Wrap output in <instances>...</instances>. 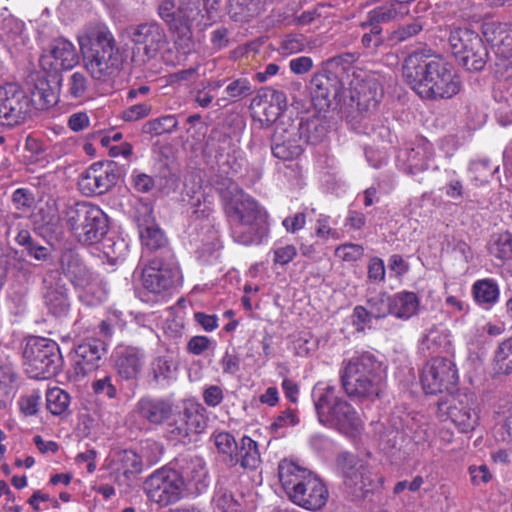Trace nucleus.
Masks as SVG:
<instances>
[{"label":"nucleus","mask_w":512,"mask_h":512,"mask_svg":"<svg viewBox=\"0 0 512 512\" xmlns=\"http://www.w3.org/2000/svg\"><path fill=\"white\" fill-rule=\"evenodd\" d=\"M402 72L407 84L423 99H450L461 90L453 65L441 56L413 52L406 57Z\"/></svg>","instance_id":"nucleus-1"},{"label":"nucleus","mask_w":512,"mask_h":512,"mask_svg":"<svg viewBox=\"0 0 512 512\" xmlns=\"http://www.w3.org/2000/svg\"><path fill=\"white\" fill-rule=\"evenodd\" d=\"M219 188L224 213L231 223V235L242 245L260 244L268 235L267 212L237 184L228 180Z\"/></svg>","instance_id":"nucleus-2"},{"label":"nucleus","mask_w":512,"mask_h":512,"mask_svg":"<svg viewBox=\"0 0 512 512\" xmlns=\"http://www.w3.org/2000/svg\"><path fill=\"white\" fill-rule=\"evenodd\" d=\"M78 42L89 75L97 82L112 83L123 68L124 56L111 30L101 23L90 25Z\"/></svg>","instance_id":"nucleus-3"},{"label":"nucleus","mask_w":512,"mask_h":512,"mask_svg":"<svg viewBox=\"0 0 512 512\" xmlns=\"http://www.w3.org/2000/svg\"><path fill=\"white\" fill-rule=\"evenodd\" d=\"M341 387L352 400H374L384 386L382 364L370 352L343 361L339 372Z\"/></svg>","instance_id":"nucleus-4"},{"label":"nucleus","mask_w":512,"mask_h":512,"mask_svg":"<svg viewBox=\"0 0 512 512\" xmlns=\"http://www.w3.org/2000/svg\"><path fill=\"white\" fill-rule=\"evenodd\" d=\"M314 406L321 424L337 429L345 435L358 432L362 426L355 408L336 394V388L328 385L313 391Z\"/></svg>","instance_id":"nucleus-5"},{"label":"nucleus","mask_w":512,"mask_h":512,"mask_svg":"<svg viewBox=\"0 0 512 512\" xmlns=\"http://www.w3.org/2000/svg\"><path fill=\"white\" fill-rule=\"evenodd\" d=\"M62 219L77 240L85 245L99 242L109 229L107 215L89 202H76L66 206Z\"/></svg>","instance_id":"nucleus-6"},{"label":"nucleus","mask_w":512,"mask_h":512,"mask_svg":"<svg viewBox=\"0 0 512 512\" xmlns=\"http://www.w3.org/2000/svg\"><path fill=\"white\" fill-rule=\"evenodd\" d=\"M382 97V85L373 76L357 79L352 83L346 117L354 130L369 133L366 123L363 130L361 124L376 112Z\"/></svg>","instance_id":"nucleus-7"},{"label":"nucleus","mask_w":512,"mask_h":512,"mask_svg":"<svg viewBox=\"0 0 512 512\" xmlns=\"http://www.w3.org/2000/svg\"><path fill=\"white\" fill-rule=\"evenodd\" d=\"M23 358L25 372L33 379H49L55 376L63 362L58 344L38 336L28 338Z\"/></svg>","instance_id":"nucleus-8"},{"label":"nucleus","mask_w":512,"mask_h":512,"mask_svg":"<svg viewBox=\"0 0 512 512\" xmlns=\"http://www.w3.org/2000/svg\"><path fill=\"white\" fill-rule=\"evenodd\" d=\"M448 43L455 60L466 70L479 72L486 66L487 48L480 36L472 30L462 27L451 28Z\"/></svg>","instance_id":"nucleus-9"},{"label":"nucleus","mask_w":512,"mask_h":512,"mask_svg":"<svg viewBox=\"0 0 512 512\" xmlns=\"http://www.w3.org/2000/svg\"><path fill=\"white\" fill-rule=\"evenodd\" d=\"M143 491L150 502L163 508L180 501L186 490L176 469L162 467L146 477Z\"/></svg>","instance_id":"nucleus-10"},{"label":"nucleus","mask_w":512,"mask_h":512,"mask_svg":"<svg viewBox=\"0 0 512 512\" xmlns=\"http://www.w3.org/2000/svg\"><path fill=\"white\" fill-rule=\"evenodd\" d=\"M126 34L132 43L133 58L139 57L143 63L155 59L169 43L165 29L157 21L132 24Z\"/></svg>","instance_id":"nucleus-11"},{"label":"nucleus","mask_w":512,"mask_h":512,"mask_svg":"<svg viewBox=\"0 0 512 512\" xmlns=\"http://www.w3.org/2000/svg\"><path fill=\"white\" fill-rule=\"evenodd\" d=\"M345 491L353 499H363L375 486V479L370 467L359 457L348 453H340L336 460Z\"/></svg>","instance_id":"nucleus-12"},{"label":"nucleus","mask_w":512,"mask_h":512,"mask_svg":"<svg viewBox=\"0 0 512 512\" xmlns=\"http://www.w3.org/2000/svg\"><path fill=\"white\" fill-rule=\"evenodd\" d=\"M31 119V101L16 83L0 84V125L14 128Z\"/></svg>","instance_id":"nucleus-13"},{"label":"nucleus","mask_w":512,"mask_h":512,"mask_svg":"<svg viewBox=\"0 0 512 512\" xmlns=\"http://www.w3.org/2000/svg\"><path fill=\"white\" fill-rule=\"evenodd\" d=\"M120 176L121 169L116 162H96L80 175L78 186L86 196L102 195L117 184Z\"/></svg>","instance_id":"nucleus-14"},{"label":"nucleus","mask_w":512,"mask_h":512,"mask_svg":"<svg viewBox=\"0 0 512 512\" xmlns=\"http://www.w3.org/2000/svg\"><path fill=\"white\" fill-rule=\"evenodd\" d=\"M458 381L455 364L447 358L435 357L423 369L421 383L427 394H438L453 389Z\"/></svg>","instance_id":"nucleus-15"},{"label":"nucleus","mask_w":512,"mask_h":512,"mask_svg":"<svg viewBox=\"0 0 512 512\" xmlns=\"http://www.w3.org/2000/svg\"><path fill=\"white\" fill-rule=\"evenodd\" d=\"M61 84V75L31 72L27 77V86L31 94V97L28 98L31 104L34 102L41 110L55 106L59 101ZM27 96L29 95L27 94ZM32 111L33 107L31 106Z\"/></svg>","instance_id":"nucleus-16"},{"label":"nucleus","mask_w":512,"mask_h":512,"mask_svg":"<svg viewBox=\"0 0 512 512\" xmlns=\"http://www.w3.org/2000/svg\"><path fill=\"white\" fill-rule=\"evenodd\" d=\"M168 420L167 433L171 439L178 440L203 432L207 424L204 408L193 403L185 405L177 412L172 411Z\"/></svg>","instance_id":"nucleus-17"},{"label":"nucleus","mask_w":512,"mask_h":512,"mask_svg":"<svg viewBox=\"0 0 512 512\" xmlns=\"http://www.w3.org/2000/svg\"><path fill=\"white\" fill-rule=\"evenodd\" d=\"M181 273L175 263L153 259L142 270V286L150 293L161 294L180 283Z\"/></svg>","instance_id":"nucleus-18"},{"label":"nucleus","mask_w":512,"mask_h":512,"mask_svg":"<svg viewBox=\"0 0 512 512\" xmlns=\"http://www.w3.org/2000/svg\"><path fill=\"white\" fill-rule=\"evenodd\" d=\"M59 265L60 275L63 274L75 289L89 293L99 282L98 276L87 267L80 255L74 250H64L60 256Z\"/></svg>","instance_id":"nucleus-19"},{"label":"nucleus","mask_w":512,"mask_h":512,"mask_svg":"<svg viewBox=\"0 0 512 512\" xmlns=\"http://www.w3.org/2000/svg\"><path fill=\"white\" fill-rule=\"evenodd\" d=\"M271 151L274 157L283 161L296 159L303 153V141L294 121L276 124L271 138Z\"/></svg>","instance_id":"nucleus-20"},{"label":"nucleus","mask_w":512,"mask_h":512,"mask_svg":"<svg viewBox=\"0 0 512 512\" xmlns=\"http://www.w3.org/2000/svg\"><path fill=\"white\" fill-rule=\"evenodd\" d=\"M42 296L48 311L55 317H64L70 310L68 288L58 269H49L42 280Z\"/></svg>","instance_id":"nucleus-21"},{"label":"nucleus","mask_w":512,"mask_h":512,"mask_svg":"<svg viewBox=\"0 0 512 512\" xmlns=\"http://www.w3.org/2000/svg\"><path fill=\"white\" fill-rule=\"evenodd\" d=\"M79 62L75 46L63 38L55 39L49 49L40 58V66L46 74L60 75L63 70H70Z\"/></svg>","instance_id":"nucleus-22"},{"label":"nucleus","mask_w":512,"mask_h":512,"mask_svg":"<svg viewBox=\"0 0 512 512\" xmlns=\"http://www.w3.org/2000/svg\"><path fill=\"white\" fill-rule=\"evenodd\" d=\"M116 375L126 382H137L146 360L145 352L137 346H119L112 354Z\"/></svg>","instance_id":"nucleus-23"},{"label":"nucleus","mask_w":512,"mask_h":512,"mask_svg":"<svg viewBox=\"0 0 512 512\" xmlns=\"http://www.w3.org/2000/svg\"><path fill=\"white\" fill-rule=\"evenodd\" d=\"M176 473L180 475L185 485V490H192L193 493L200 494L208 486V472L202 457L195 454H182L175 459Z\"/></svg>","instance_id":"nucleus-24"},{"label":"nucleus","mask_w":512,"mask_h":512,"mask_svg":"<svg viewBox=\"0 0 512 512\" xmlns=\"http://www.w3.org/2000/svg\"><path fill=\"white\" fill-rule=\"evenodd\" d=\"M474 406L473 395L466 393L453 395L447 402V415L462 433L473 431L478 424Z\"/></svg>","instance_id":"nucleus-25"},{"label":"nucleus","mask_w":512,"mask_h":512,"mask_svg":"<svg viewBox=\"0 0 512 512\" xmlns=\"http://www.w3.org/2000/svg\"><path fill=\"white\" fill-rule=\"evenodd\" d=\"M342 90V83L338 76L331 71H322L315 74L310 80V93L312 102L319 110L329 108L332 101H336Z\"/></svg>","instance_id":"nucleus-26"},{"label":"nucleus","mask_w":512,"mask_h":512,"mask_svg":"<svg viewBox=\"0 0 512 512\" xmlns=\"http://www.w3.org/2000/svg\"><path fill=\"white\" fill-rule=\"evenodd\" d=\"M106 346L99 339H89L77 346L73 358V370L77 377H84L100 367Z\"/></svg>","instance_id":"nucleus-27"},{"label":"nucleus","mask_w":512,"mask_h":512,"mask_svg":"<svg viewBox=\"0 0 512 512\" xmlns=\"http://www.w3.org/2000/svg\"><path fill=\"white\" fill-rule=\"evenodd\" d=\"M329 492L324 483L312 474L304 484L300 486L290 500L307 510L317 511L325 506Z\"/></svg>","instance_id":"nucleus-28"},{"label":"nucleus","mask_w":512,"mask_h":512,"mask_svg":"<svg viewBox=\"0 0 512 512\" xmlns=\"http://www.w3.org/2000/svg\"><path fill=\"white\" fill-rule=\"evenodd\" d=\"M158 15L169 30L176 34V43L183 48H189L192 43V32L185 24L183 13H180V4L176 8L173 0H163L158 6Z\"/></svg>","instance_id":"nucleus-29"},{"label":"nucleus","mask_w":512,"mask_h":512,"mask_svg":"<svg viewBox=\"0 0 512 512\" xmlns=\"http://www.w3.org/2000/svg\"><path fill=\"white\" fill-rule=\"evenodd\" d=\"M312 474L292 460L283 459L278 464L279 481L289 499Z\"/></svg>","instance_id":"nucleus-30"},{"label":"nucleus","mask_w":512,"mask_h":512,"mask_svg":"<svg viewBox=\"0 0 512 512\" xmlns=\"http://www.w3.org/2000/svg\"><path fill=\"white\" fill-rule=\"evenodd\" d=\"M24 23L7 10L0 13V43L9 50L18 49L26 44Z\"/></svg>","instance_id":"nucleus-31"},{"label":"nucleus","mask_w":512,"mask_h":512,"mask_svg":"<svg viewBox=\"0 0 512 512\" xmlns=\"http://www.w3.org/2000/svg\"><path fill=\"white\" fill-rule=\"evenodd\" d=\"M173 405L163 398L143 397L137 403L139 416L153 425H160L172 415Z\"/></svg>","instance_id":"nucleus-32"},{"label":"nucleus","mask_w":512,"mask_h":512,"mask_svg":"<svg viewBox=\"0 0 512 512\" xmlns=\"http://www.w3.org/2000/svg\"><path fill=\"white\" fill-rule=\"evenodd\" d=\"M408 13L409 2L390 1L369 11L366 21L362 22L360 27L363 29H367L368 26L381 27V24L403 17Z\"/></svg>","instance_id":"nucleus-33"},{"label":"nucleus","mask_w":512,"mask_h":512,"mask_svg":"<svg viewBox=\"0 0 512 512\" xmlns=\"http://www.w3.org/2000/svg\"><path fill=\"white\" fill-rule=\"evenodd\" d=\"M217 4V0H181L180 13H183L182 17L188 29L192 32L193 26L199 25L205 15L211 18Z\"/></svg>","instance_id":"nucleus-34"},{"label":"nucleus","mask_w":512,"mask_h":512,"mask_svg":"<svg viewBox=\"0 0 512 512\" xmlns=\"http://www.w3.org/2000/svg\"><path fill=\"white\" fill-rule=\"evenodd\" d=\"M296 126L303 145H316L322 142L328 132L327 122L318 116L301 120Z\"/></svg>","instance_id":"nucleus-35"},{"label":"nucleus","mask_w":512,"mask_h":512,"mask_svg":"<svg viewBox=\"0 0 512 512\" xmlns=\"http://www.w3.org/2000/svg\"><path fill=\"white\" fill-rule=\"evenodd\" d=\"M260 462L261 458L257 442L248 436H243L238 452L231 455V465L240 463L244 469L254 470Z\"/></svg>","instance_id":"nucleus-36"},{"label":"nucleus","mask_w":512,"mask_h":512,"mask_svg":"<svg viewBox=\"0 0 512 512\" xmlns=\"http://www.w3.org/2000/svg\"><path fill=\"white\" fill-rule=\"evenodd\" d=\"M432 157L431 146L428 144L418 145L406 150L405 172L409 175H416L428 168V162Z\"/></svg>","instance_id":"nucleus-37"},{"label":"nucleus","mask_w":512,"mask_h":512,"mask_svg":"<svg viewBox=\"0 0 512 512\" xmlns=\"http://www.w3.org/2000/svg\"><path fill=\"white\" fill-rule=\"evenodd\" d=\"M419 298L413 292H399L391 296V314L400 319H409L416 314Z\"/></svg>","instance_id":"nucleus-38"},{"label":"nucleus","mask_w":512,"mask_h":512,"mask_svg":"<svg viewBox=\"0 0 512 512\" xmlns=\"http://www.w3.org/2000/svg\"><path fill=\"white\" fill-rule=\"evenodd\" d=\"M472 294L478 305L489 309L498 301L500 291L494 280L481 279L473 284Z\"/></svg>","instance_id":"nucleus-39"},{"label":"nucleus","mask_w":512,"mask_h":512,"mask_svg":"<svg viewBox=\"0 0 512 512\" xmlns=\"http://www.w3.org/2000/svg\"><path fill=\"white\" fill-rule=\"evenodd\" d=\"M254 88L247 78H237L231 80L225 87L224 93L227 97L217 100V105H226L227 103H235L252 95Z\"/></svg>","instance_id":"nucleus-40"},{"label":"nucleus","mask_w":512,"mask_h":512,"mask_svg":"<svg viewBox=\"0 0 512 512\" xmlns=\"http://www.w3.org/2000/svg\"><path fill=\"white\" fill-rule=\"evenodd\" d=\"M261 10V0H229L228 14L236 22H248Z\"/></svg>","instance_id":"nucleus-41"},{"label":"nucleus","mask_w":512,"mask_h":512,"mask_svg":"<svg viewBox=\"0 0 512 512\" xmlns=\"http://www.w3.org/2000/svg\"><path fill=\"white\" fill-rule=\"evenodd\" d=\"M138 228L141 242L147 249L156 251L166 245L164 233L153 221L139 223Z\"/></svg>","instance_id":"nucleus-42"},{"label":"nucleus","mask_w":512,"mask_h":512,"mask_svg":"<svg viewBox=\"0 0 512 512\" xmlns=\"http://www.w3.org/2000/svg\"><path fill=\"white\" fill-rule=\"evenodd\" d=\"M67 91L65 97L71 100H79L90 97L91 81L85 73L76 71L67 79Z\"/></svg>","instance_id":"nucleus-43"},{"label":"nucleus","mask_w":512,"mask_h":512,"mask_svg":"<svg viewBox=\"0 0 512 512\" xmlns=\"http://www.w3.org/2000/svg\"><path fill=\"white\" fill-rule=\"evenodd\" d=\"M488 251L500 260L512 259V233L504 231L491 235L488 243Z\"/></svg>","instance_id":"nucleus-44"},{"label":"nucleus","mask_w":512,"mask_h":512,"mask_svg":"<svg viewBox=\"0 0 512 512\" xmlns=\"http://www.w3.org/2000/svg\"><path fill=\"white\" fill-rule=\"evenodd\" d=\"M70 404V395L59 387L51 388L46 393V406L53 415H62Z\"/></svg>","instance_id":"nucleus-45"},{"label":"nucleus","mask_w":512,"mask_h":512,"mask_svg":"<svg viewBox=\"0 0 512 512\" xmlns=\"http://www.w3.org/2000/svg\"><path fill=\"white\" fill-rule=\"evenodd\" d=\"M177 370V365L169 356H158L151 363V373L156 382L170 380Z\"/></svg>","instance_id":"nucleus-46"},{"label":"nucleus","mask_w":512,"mask_h":512,"mask_svg":"<svg viewBox=\"0 0 512 512\" xmlns=\"http://www.w3.org/2000/svg\"><path fill=\"white\" fill-rule=\"evenodd\" d=\"M494 362L499 372L512 373V337L499 343L494 353Z\"/></svg>","instance_id":"nucleus-47"},{"label":"nucleus","mask_w":512,"mask_h":512,"mask_svg":"<svg viewBox=\"0 0 512 512\" xmlns=\"http://www.w3.org/2000/svg\"><path fill=\"white\" fill-rule=\"evenodd\" d=\"M178 122L173 115H167L146 122L143 126V132L152 135H162L171 133L177 128Z\"/></svg>","instance_id":"nucleus-48"},{"label":"nucleus","mask_w":512,"mask_h":512,"mask_svg":"<svg viewBox=\"0 0 512 512\" xmlns=\"http://www.w3.org/2000/svg\"><path fill=\"white\" fill-rule=\"evenodd\" d=\"M368 310L375 319H381L391 314V296L380 292L367 301Z\"/></svg>","instance_id":"nucleus-49"},{"label":"nucleus","mask_w":512,"mask_h":512,"mask_svg":"<svg viewBox=\"0 0 512 512\" xmlns=\"http://www.w3.org/2000/svg\"><path fill=\"white\" fill-rule=\"evenodd\" d=\"M24 149L29 153L28 158L30 162H48V147L41 139L32 135L27 136Z\"/></svg>","instance_id":"nucleus-50"},{"label":"nucleus","mask_w":512,"mask_h":512,"mask_svg":"<svg viewBox=\"0 0 512 512\" xmlns=\"http://www.w3.org/2000/svg\"><path fill=\"white\" fill-rule=\"evenodd\" d=\"M118 461L120 463V469L123 470V474L128 476L129 474H138L143 469V462L141 457L133 450H123L119 453Z\"/></svg>","instance_id":"nucleus-51"},{"label":"nucleus","mask_w":512,"mask_h":512,"mask_svg":"<svg viewBox=\"0 0 512 512\" xmlns=\"http://www.w3.org/2000/svg\"><path fill=\"white\" fill-rule=\"evenodd\" d=\"M16 381L13 367L0 362V396H9L15 390Z\"/></svg>","instance_id":"nucleus-52"},{"label":"nucleus","mask_w":512,"mask_h":512,"mask_svg":"<svg viewBox=\"0 0 512 512\" xmlns=\"http://www.w3.org/2000/svg\"><path fill=\"white\" fill-rule=\"evenodd\" d=\"M91 386L93 392L98 396L107 397L108 399H116L118 396L117 388L113 384V378L110 375L96 379Z\"/></svg>","instance_id":"nucleus-53"},{"label":"nucleus","mask_w":512,"mask_h":512,"mask_svg":"<svg viewBox=\"0 0 512 512\" xmlns=\"http://www.w3.org/2000/svg\"><path fill=\"white\" fill-rule=\"evenodd\" d=\"M214 502L216 507L223 512H238L240 508V504L232 493L223 488L215 493Z\"/></svg>","instance_id":"nucleus-54"},{"label":"nucleus","mask_w":512,"mask_h":512,"mask_svg":"<svg viewBox=\"0 0 512 512\" xmlns=\"http://www.w3.org/2000/svg\"><path fill=\"white\" fill-rule=\"evenodd\" d=\"M214 443L220 453L228 454L231 459L233 452L238 449L236 440L229 432H218L213 435Z\"/></svg>","instance_id":"nucleus-55"},{"label":"nucleus","mask_w":512,"mask_h":512,"mask_svg":"<svg viewBox=\"0 0 512 512\" xmlns=\"http://www.w3.org/2000/svg\"><path fill=\"white\" fill-rule=\"evenodd\" d=\"M364 254V248L359 244L345 243L338 246L335 255L346 262H355Z\"/></svg>","instance_id":"nucleus-56"},{"label":"nucleus","mask_w":512,"mask_h":512,"mask_svg":"<svg viewBox=\"0 0 512 512\" xmlns=\"http://www.w3.org/2000/svg\"><path fill=\"white\" fill-rule=\"evenodd\" d=\"M367 29H369V31L364 33L361 42L366 49L374 52L377 50L379 46H381L384 43L382 27L368 26Z\"/></svg>","instance_id":"nucleus-57"},{"label":"nucleus","mask_w":512,"mask_h":512,"mask_svg":"<svg viewBox=\"0 0 512 512\" xmlns=\"http://www.w3.org/2000/svg\"><path fill=\"white\" fill-rule=\"evenodd\" d=\"M151 106L146 103L132 105L125 109L122 113L123 120L127 122L137 121L149 115Z\"/></svg>","instance_id":"nucleus-58"},{"label":"nucleus","mask_w":512,"mask_h":512,"mask_svg":"<svg viewBox=\"0 0 512 512\" xmlns=\"http://www.w3.org/2000/svg\"><path fill=\"white\" fill-rule=\"evenodd\" d=\"M470 170L473 173L478 174L475 180H479L481 183H486L489 178L493 175L496 169L490 167L488 160H478L471 163Z\"/></svg>","instance_id":"nucleus-59"},{"label":"nucleus","mask_w":512,"mask_h":512,"mask_svg":"<svg viewBox=\"0 0 512 512\" xmlns=\"http://www.w3.org/2000/svg\"><path fill=\"white\" fill-rule=\"evenodd\" d=\"M40 398L38 392H32L29 395L22 396L19 400L20 410L27 416L36 414Z\"/></svg>","instance_id":"nucleus-60"},{"label":"nucleus","mask_w":512,"mask_h":512,"mask_svg":"<svg viewBox=\"0 0 512 512\" xmlns=\"http://www.w3.org/2000/svg\"><path fill=\"white\" fill-rule=\"evenodd\" d=\"M373 315L370 314L368 308L364 306H356L352 314V324L355 326L357 331H363L365 326L370 323Z\"/></svg>","instance_id":"nucleus-61"},{"label":"nucleus","mask_w":512,"mask_h":512,"mask_svg":"<svg viewBox=\"0 0 512 512\" xmlns=\"http://www.w3.org/2000/svg\"><path fill=\"white\" fill-rule=\"evenodd\" d=\"M33 201V195L28 189L18 188L12 194V202L17 210L31 207Z\"/></svg>","instance_id":"nucleus-62"},{"label":"nucleus","mask_w":512,"mask_h":512,"mask_svg":"<svg viewBox=\"0 0 512 512\" xmlns=\"http://www.w3.org/2000/svg\"><path fill=\"white\" fill-rule=\"evenodd\" d=\"M211 344V340L206 336H193L187 343V351L198 356L208 350Z\"/></svg>","instance_id":"nucleus-63"},{"label":"nucleus","mask_w":512,"mask_h":512,"mask_svg":"<svg viewBox=\"0 0 512 512\" xmlns=\"http://www.w3.org/2000/svg\"><path fill=\"white\" fill-rule=\"evenodd\" d=\"M469 474L471 476L472 484L476 486L488 483L492 478V475L486 465L470 466Z\"/></svg>","instance_id":"nucleus-64"}]
</instances>
